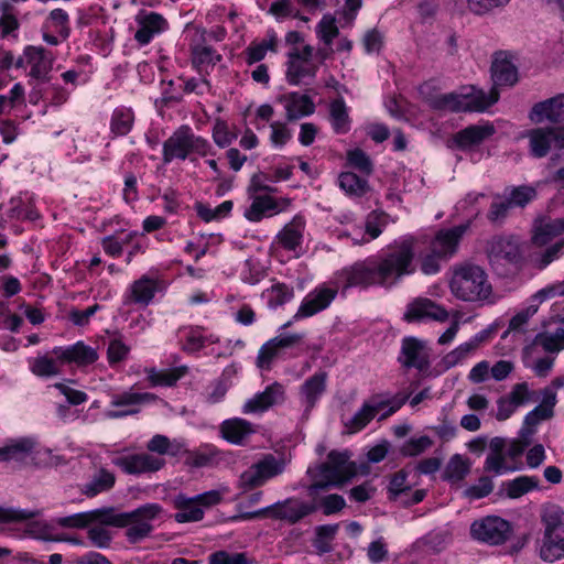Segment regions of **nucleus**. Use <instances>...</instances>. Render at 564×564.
Masks as SVG:
<instances>
[{"label": "nucleus", "mask_w": 564, "mask_h": 564, "mask_svg": "<svg viewBox=\"0 0 564 564\" xmlns=\"http://www.w3.org/2000/svg\"><path fill=\"white\" fill-rule=\"evenodd\" d=\"M339 34L336 25V19L330 14H325L316 25L317 37L327 46L333 44L335 37Z\"/></svg>", "instance_id": "51"}, {"label": "nucleus", "mask_w": 564, "mask_h": 564, "mask_svg": "<svg viewBox=\"0 0 564 564\" xmlns=\"http://www.w3.org/2000/svg\"><path fill=\"white\" fill-rule=\"evenodd\" d=\"M229 492V487L221 485L219 488L205 491L195 496V500L198 502L200 508H209L221 502L225 495Z\"/></svg>", "instance_id": "60"}, {"label": "nucleus", "mask_w": 564, "mask_h": 564, "mask_svg": "<svg viewBox=\"0 0 564 564\" xmlns=\"http://www.w3.org/2000/svg\"><path fill=\"white\" fill-rule=\"evenodd\" d=\"M285 399V389L279 382L269 384L262 392L254 394L248 399L243 406L242 413H263L270 408L281 404Z\"/></svg>", "instance_id": "17"}, {"label": "nucleus", "mask_w": 564, "mask_h": 564, "mask_svg": "<svg viewBox=\"0 0 564 564\" xmlns=\"http://www.w3.org/2000/svg\"><path fill=\"white\" fill-rule=\"evenodd\" d=\"M158 397L150 392L123 391L111 395L110 405L118 408L106 412L108 419H122L138 414L141 406L158 401Z\"/></svg>", "instance_id": "11"}, {"label": "nucleus", "mask_w": 564, "mask_h": 564, "mask_svg": "<svg viewBox=\"0 0 564 564\" xmlns=\"http://www.w3.org/2000/svg\"><path fill=\"white\" fill-rule=\"evenodd\" d=\"M220 458V451L216 447L207 445L198 452L192 454V465L195 467L212 466Z\"/></svg>", "instance_id": "56"}, {"label": "nucleus", "mask_w": 564, "mask_h": 564, "mask_svg": "<svg viewBox=\"0 0 564 564\" xmlns=\"http://www.w3.org/2000/svg\"><path fill=\"white\" fill-rule=\"evenodd\" d=\"M134 122V113L131 108L118 107L112 111L110 119V131L116 137L127 135Z\"/></svg>", "instance_id": "39"}, {"label": "nucleus", "mask_w": 564, "mask_h": 564, "mask_svg": "<svg viewBox=\"0 0 564 564\" xmlns=\"http://www.w3.org/2000/svg\"><path fill=\"white\" fill-rule=\"evenodd\" d=\"M245 553L229 554L226 551H218L209 555V564H250Z\"/></svg>", "instance_id": "64"}, {"label": "nucleus", "mask_w": 564, "mask_h": 564, "mask_svg": "<svg viewBox=\"0 0 564 564\" xmlns=\"http://www.w3.org/2000/svg\"><path fill=\"white\" fill-rule=\"evenodd\" d=\"M530 153L544 158L552 148L560 149L555 128H535L528 132Z\"/></svg>", "instance_id": "24"}, {"label": "nucleus", "mask_w": 564, "mask_h": 564, "mask_svg": "<svg viewBox=\"0 0 564 564\" xmlns=\"http://www.w3.org/2000/svg\"><path fill=\"white\" fill-rule=\"evenodd\" d=\"M449 285L454 296L465 302H485L492 293L487 273L475 264L456 269Z\"/></svg>", "instance_id": "5"}, {"label": "nucleus", "mask_w": 564, "mask_h": 564, "mask_svg": "<svg viewBox=\"0 0 564 564\" xmlns=\"http://www.w3.org/2000/svg\"><path fill=\"white\" fill-rule=\"evenodd\" d=\"M52 355L57 358L61 365L75 364L78 367L93 365L99 357L94 347L82 340L66 347H54Z\"/></svg>", "instance_id": "15"}, {"label": "nucleus", "mask_w": 564, "mask_h": 564, "mask_svg": "<svg viewBox=\"0 0 564 564\" xmlns=\"http://www.w3.org/2000/svg\"><path fill=\"white\" fill-rule=\"evenodd\" d=\"M538 312V304H530L524 310L518 312L509 322L508 329L502 334V338H506L509 333H521L525 332L524 326L529 319Z\"/></svg>", "instance_id": "53"}, {"label": "nucleus", "mask_w": 564, "mask_h": 564, "mask_svg": "<svg viewBox=\"0 0 564 564\" xmlns=\"http://www.w3.org/2000/svg\"><path fill=\"white\" fill-rule=\"evenodd\" d=\"M158 291V281L147 275L134 281L124 294V304L148 306Z\"/></svg>", "instance_id": "25"}, {"label": "nucleus", "mask_w": 564, "mask_h": 564, "mask_svg": "<svg viewBox=\"0 0 564 564\" xmlns=\"http://www.w3.org/2000/svg\"><path fill=\"white\" fill-rule=\"evenodd\" d=\"M279 213L278 204L271 196H256L251 205L245 210V217L250 221H260L263 217Z\"/></svg>", "instance_id": "36"}, {"label": "nucleus", "mask_w": 564, "mask_h": 564, "mask_svg": "<svg viewBox=\"0 0 564 564\" xmlns=\"http://www.w3.org/2000/svg\"><path fill=\"white\" fill-rule=\"evenodd\" d=\"M487 252L491 264L502 262L517 264L521 260L519 245L510 237H494L488 245Z\"/></svg>", "instance_id": "20"}, {"label": "nucleus", "mask_w": 564, "mask_h": 564, "mask_svg": "<svg viewBox=\"0 0 564 564\" xmlns=\"http://www.w3.org/2000/svg\"><path fill=\"white\" fill-rule=\"evenodd\" d=\"M564 231V220L556 219L539 227L532 238L535 246L542 247L547 245L554 237Z\"/></svg>", "instance_id": "49"}, {"label": "nucleus", "mask_w": 564, "mask_h": 564, "mask_svg": "<svg viewBox=\"0 0 564 564\" xmlns=\"http://www.w3.org/2000/svg\"><path fill=\"white\" fill-rule=\"evenodd\" d=\"M314 56V47L304 45L291 48L286 54V80L289 84L297 86L305 77H315L317 66L311 63Z\"/></svg>", "instance_id": "9"}, {"label": "nucleus", "mask_w": 564, "mask_h": 564, "mask_svg": "<svg viewBox=\"0 0 564 564\" xmlns=\"http://www.w3.org/2000/svg\"><path fill=\"white\" fill-rule=\"evenodd\" d=\"M564 253V239L553 243L546 248L539 257L535 258L536 267L542 270L551 262L558 259Z\"/></svg>", "instance_id": "61"}, {"label": "nucleus", "mask_w": 564, "mask_h": 564, "mask_svg": "<svg viewBox=\"0 0 564 564\" xmlns=\"http://www.w3.org/2000/svg\"><path fill=\"white\" fill-rule=\"evenodd\" d=\"M186 372V367L175 368L171 370H148V380L152 386L172 387Z\"/></svg>", "instance_id": "47"}, {"label": "nucleus", "mask_w": 564, "mask_h": 564, "mask_svg": "<svg viewBox=\"0 0 564 564\" xmlns=\"http://www.w3.org/2000/svg\"><path fill=\"white\" fill-rule=\"evenodd\" d=\"M388 225V214L384 212L372 210L366 217L365 232L369 236L368 239L362 238L359 243H366L370 240L377 239L382 230Z\"/></svg>", "instance_id": "46"}, {"label": "nucleus", "mask_w": 564, "mask_h": 564, "mask_svg": "<svg viewBox=\"0 0 564 564\" xmlns=\"http://www.w3.org/2000/svg\"><path fill=\"white\" fill-rule=\"evenodd\" d=\"M502 490L510 499H518L531 490L539 488V479L535 476H519L514 479L503 481Z\"/></svg>", "instance_id": "37"}, {"label": "nucleus", "mask_w": 564, "mask_h": 564, "mask_svg": "<svg viewBox=\"0 0 564 564\" xmlns=\"http://www.w3.org/2000/svg\"><path fill=\"white\" fill-rule=\"evenodd\" d=\"M24 57L31 69L29 76L42 83L50 80L53 67V55L42 46L29 45L24 48Z\"/></svg>", "instance_id": "19"}, {"label": "nucleus", "mask_w": 564, "mask_h": 564, "mask_svg": "<svg viewBox=\"0 0 564 564\" xmlns=\"http://www.w3.org/2000/svg\"><path fill=\"white\" fill-rule=\"evenodd\" d=\"M30 370L33 375L42 378L54 377L61 373L59 361L57 358L39 356L29 361Z\"/></svg>", "instance_id": "45"}, {"label": "nucleus", "mask_w": 564, "mask_h": 564, "mask_svg": "<svg viewBox=\"0 0 564 564\" xmlns=\"http://www.w3.org/2000/svg\"><path fill=\"white\" fill-rule=\"evenodd\" d=\"M339 187L349 196L361 197L369 191L366 178L359 177L352 172H343L338 176Z\"/></svg>", "instance_id": "41"}, {"label": "nucleus", "mask_w": 564, "mask_h": 564, "mask_svg": "<svg viewBox=\"0 0 564 564\" xmlns=\"http://www.w3.org/2000/svg\"><path fill=\"white\" fill-rule=\"evenodd\" d=\"M349 164L357 169L359 172L370 175L372 172V162L367 153L360 149H355L348 152L347 155Z\"/></svg>", "instance_id": "62"}, {"label": "nucleus", "mask_w": 564, "mask_h": 564, "mask_svg": "<svg viewBox=\"0 0 564 564\" xmlns=\"http://www.w3.org/2000/svg\"><path fill=\"white\" fill-rule=\"evenodd\" d=\"M408 323L422 321L445 322L448 318L447 310L426 297H417L406 305L403 315Z\"/></svg>", "instance_id": "14"}, {"label": "nucleus", "mask_w": 564, "mask_h": 564, "mask_svg": "<svg viewBox=\"0 0 564 564\" xmlns=\"http://www.w3.org/2000/svg\"><path fill=\"white\" fill-rule=\"evenodd\" d=\"M270 308H276L294 297V289L285 283H275L263 292Z\"/></svg>", "instance_id": "44"}, {"label": "nucleus", "mask_w": 564, "mask_h": 564, "mask_svg": "<svg viewBox=\"0 0 564 564\" xmlns=\"http://www.w3.org/2000/svg\"><path fill=\"white\" fill-rule=\"evenodd\" d=\"M35 444L32 437L10 438L0 447V460H23L33 452Z\"/></svg>", "instance_id": "33"}, {"label": "nucleus", "mask_w": 564, "mask_h": 564, "mask_svg": "<svg viewBox=\"0 0 564 564\" xmlns=\"http://www.w3.org/2000/svg\"><path fill=\"white\" fill-rule=\"evenodd\" d=\"M529 118L536 123L545 120L550 122L564 121V94L536 102L532 107Z\"/></svg>", "instance_id": "23"}, {"label": "nucleus", "mask_w": 564, "mask_h": 564, "mask_svg": "<svg viewBox=\"0 0 564 564\" xmlns=\"http://www.w3.org/2000/svg\"><path fill=\"white\" fill-rule=\"evenodd\" d=\"M113 463L124 473L138 475L160 470L164 465V459L154 457L150 454H132L117 457Z\"/></svg>", "instance_id": "21"}, {"label": "nucleus", "mask_w": 564, "mask_h": 564, "mask_svg": "<svg viewBox=\"0 0 564 564\" xmlns=\"http://www.w3.org/2000/svg\"><path fill=\"white\" fill-rule=\"evenodd\" d=\"M553 416V410L543 408L542 405L535 406L530 411L523 421V425L520 430V436L522 438H530L535 433V427L544 420Z\"/></svg>", "instance_id": "43"}, {"label": "nucleus", "mask_w": 564, "mask_h": 564, "mask_svg": "<svg viewBox=\"0 0 564 564\" xmlns=\"http://www.w3.org/2000/svg\"><path fill=\"white\" fill-rule=\"evenodd\" d=\"M471 463L459 454L453 455L444 470V478L451 482L462 481L470 471Z\"/></svg>", "instance_id": "42"}, {"label": "nucleus", "mask_w": 564, "mask_h": 564, "mask_svg": "<svg viewBox=\"0 0 564 564\" xmlns=\"http://www.w3.org/2000/svg\"><path fill=\"white\" fill-rule=\"evenodd\" d=\"M185 343L182 349L187 354H195L199 351L206 344H214L218 341V337L210 334L204 335L203 328L198 326H189L185 328Z\"/></svg>", "instance_id": "38"}, {"label": "nucleus", "mask_w": 564, "mask_h": 564, "mask_svg": "<svg viewBox=\"0 0 564 564\" xmlns=\"http://www.w3.org/2000/svg\"><path fill=\"white\" fill-rule=\"evenodd\" d=\"M495 133L490 123L469 126L455 134V142L462 149L480 144Z\"/></svg>", "instance_id": "31"}, {"label": "nucleus", "mask_w": 564, "mask_h": 564, "mask_svg": "<svg viewBox=\"0 0 564 564\" xmlns=\"http://www.w3.org/2000/svg\"><path fill=\"white\" fill-rule=\"evenodd\" d=\"M510 208H513L506 197L497 196L491 203L487 218L492 224H501L508 216Z\"/></svg>", "instance_id": "59"}, {"label": "nucleus", "mask_w": 564, "mask_h": 564, "mask_svg": "<svg viewBox=\"0 0 564 564\" xmlns=\"http://www.w3.org/2000/svg\"><path fill=\"white\" fill-rule=\"evenodd\" d=\"M510 531V523L496 516L476 520L470 525L471 538L490 545L503 543L508 539Z\"/></svg>", "instance_id": "10"}, {"label": "nucleus", "mask_w": 564, "mask_h": 564, "mask_svg": "<svg viewBox=\"0 0 564 564\" xmlns=\"http://www.w3.org/2000/svg\"><path fill=\"white\" fill-rule=\"evenodd\" d=\"M279 100L284 105L286 118L290 121L310 116L315 111L314 101L304 94L290 93L281 96Z\"/></svg>", "instance_id": "26"}, {"label": "nucleus", "mask_w": 564, "mask_h": 564, "mask_svg": "<svg viewBox=\"0 0 564 564\" xmlns=\"http://www.w3.org/2000/svg\"><path fill=\"white\" fill-rule=\"evenodd\" d=\"M279 39L273 29L267 31L265 36L261 41H252L243 51L245 61L248 65L261 62L267 53L278 52Z\"/></svg>", "instance_id": "27"}, {"label": "nucleus", "mask_w": 564, "mask_h": 564, "mask_svg": "<svg viewBox=\"0 0 564 564\" xmlns=\"http://www.w3.org/2000/svg\"><path fill=\"white\" fill-rule=\"evenodd\" d=\"M173 506L178 511L174 514V519L178 523L197 522L204 518V509L200 508L194 497H187L178 494L173 498Z\"/></svg>", "instance_id": "29"}, {"label": "nucleus", "mask_w": 564, "mask_h": 564, "mask_svg": "<svg viewBox=\"0 0 564 564\" xmlns=\"http://www.w3.org/2000/svg\"><path fill=\"white\" fill-rule=\"evenodd\" d=\"M541 522L544 527L540 557L553 563L564 558V510L561 506L549 502L541 509Z\"/></svg>", "instance_id": "4"}, {"label": "nucleus", "mask_w": 564, "mask_h": 564, "mask_svg": "<svg viewBox=\"0 0 564 564\" xmlns=\"http://www.w3.org/2000/svg\"><path fill=\"white\" fill-rule=\"evenodd\" d=\"M355 474L354 464L349 462L347 452L332 451L327 460L319 465L318 477L310 487V492L337 487L349 480Z\"/></svg>", "instance_id": "7"}, {"label": "nucleus", "mask_w": 564, "mask_h": 564, "mask_svg": "<svg viewBox=\"0 0 564 564\" xmlns=\"http://www.w3.org/2000/svg\"><path fill=\"white\" fill-rule=\"evenodd\" d=\"M415 238L404 236L393 241L388 250L375 257L357 261L336 274L335 288L319 286L311 291L302 301L293 318L282 325L285 329L294 321L311 317L327 308L340 290L344 294L350 288L368 289L380 286L392 289L401 280L414 273Z\"/></svg>", "instance_id": "1"}, {"label": "nucleus", "mask_w": 564, "mask_h": 564, "mask_svg": "<svg viewBox=\"0 0 564 564\" xmlns=\"http://www.w3.org/2000/svg\"><path fill=\"white\" fill-rule=\"evenodd\" d=\"M134 21L137 30L133 39L140 46L148 45L155 36L169 29L167 20L154 11L141 10L135 15Z\"/></svg>", "instance_id": "12"}, {"label": "nucleus", "mask_w": 564, "mask_h": 564, "mask_svg": "<svg viewBox=\"0 0 564 564\" xmlns=\"http://www.w3.org/2000/svg\"><path fill=\"white\" fill-rule=\"evenodd\" d=\"M163 508L159 503H145L130 512L115 513L111 509L107 510L105 524L115 527H126V538L132 543H139L147 539L154 529L153 521L156 520Z\"/></svg>", "instance_id": "3"}, {"label": "nucleus", "mask_w": 564, "mask_h": 564, "mask_svg": "<svg viewBox=\"0 0 564 564\" xmlns=\"http://www.w3.org/2000/svg\"><path fill=\"white\" fill-rule=\"evenodd\" d=\"M116 482V477L112 473L101 468L96 473L91 479L85 484L83 492L87 497H95L100 492L110 490Z\"/></svg>", "instance_id": "40"}, {"label": "nucleus", "mask_w": 564, "mask_h": 564, "mask_svg": "<svg viewBox=\"0 0 564 564\" xmlns=\"http://www.w3.org/2000/svg\"><path fill=\"white\" fill-rule=\"evenodd\" d=\"M56 32L66 40L70 34L69 15L63 9H54L50 12L48 19Z\"/></svg>", "instance_id": "58"}, {"label": "nucleus", "mask_w": 564, "mask_h": 564, "mask_svg": "<svg viewBox=\"0 0 564 564\" xmlns=\"http://www.w3.org/2000/svg\"><path fill=\"white\" fill-rule=\"evenodd\" d=\"M398 360L405 368H415L421 371L427 369L430 355L425 343L415 337L403 338Z\"/></svg>", "instance_id": "16"}, {"label": "nucleus", "mask_w": 564, "mask_h": 564, "mask_svg": "<svg viewBox=\"0 0 564 564\" xmlns=\"http://www.w3.org/2000/svg\"><path fill=\"white\" fill-rule=\"evenodd\" d=\"M253 433L252 424L245 419H228L220 424L221 436L235 445H243L246 440Z\"/></svg>", "instance_id": "28"}, {"label": "nucleus", "mask_w": 564, "mask_h": 564, "mask_svg": "<svg viewBox=\"0 0 564 564\" xmlns=\"http://www.w3.org/2000/svg\"><path fill=\"white\" fill-rule=\"evenodd\" d=\"M329 121L337 134H345L350 130L351 120L343 97H338L329 102Z\"/></svg>", "instance_id": "35"}, {"label": "nucleus", "mask_w": 564, "mask_h": 564, "mask_svg": "<svg viewBox=\"0 0 564 564\" xmlns=\"http://www.w3.org/2000/svg\"><path fill=\"white\" fill-rule=\"evenodd\" d=\"M316 510L317 506L315 503L292 497L256 511L242 512L232 517V520H253L268 516L274 520L284 521L288 524L293 525L301 522L304 518L314 513Z\"/></svg>", "instance_id": "6"}, {"label": "nucleus", "mask_w": 564, "mask_h": 564, "mask_svg": "<svg viewBox=\"0 0 564 564\" xmlns=\"http://www.w3.org/2000/svg\"><path fill=\"white\" fill-rule=\"evenodd\" d=\"M284 463L268 454L261 460L252 464L248 469L241 473L238 487L242 492H247L263 486L269 479L282 474Z\"/></svg>", "instance_id": "8"}, {"label": "nucleus", "mask_w": 564, "mask_h": 564, "mask_svg": "<svg viewBox=\"0 0 564 564\" xmlns=\"http://www.w3.org/2000/svg\"><path fill=\"white\" fill-rule=\"evenodd\" d=\"M496 56L491 65V79L494 87L485 93L474 86L464 87L462 93H449L430 96L426 98L431 108L435 110L485 111L499 99L497 87H511L519 80L518 68L506 57Z\"/></svg>", "instance_id": "2"}, {"label": "nucleus", "mask_w": 564, "mask_h": 564, "mask_svg": "<svg viewBox=\"0 0 564 564\" xmlns=\"http://www.w3.org/2000/svg\"><path fill=\"white\" fill-rule=\"evenodd\" d=\"M192 129L188 126L180 127L163 143V161L172 162L174 159L185 160L191 154Z\"/></svg>", "instance_id": "22"}, {"label": "nucleus", "mask_w": 564, "mask_h": 564, "mask_svg": "<svg viewBox=\"0 0 564 564\" xmlns=\"http://www.w3.org/2000/svg\"><path fill=\"white\" fill-rule=\"evenodd\" d=\"M338 530V524H324L316 528V538L314 547L318 553H328L332 551L330 541Z\"/></svg>", "instance_id": "52"}, {"label": "nucleus", "mask_w": 564, "mask_h": 564, "mask_svg": "<svg viewBox=\"0 0 564 564\" xmlns=\"http://www.w3.org/2000/svg\"><path fill=\"white\" fill-rule=\"evenodd\" d=\"M433 442L429 436H420L410 438L401 448L404 456L414 457L432 446Z\"/></svg>", "instance_id": "63"}, {"label": "nucleus", "mask_w": 564, "mask_h": 564, "mask_svg": "<svg viewBox=\"0 0 564 564\" xmlns=\"http://www.w3.org/2000/svg\"><path fill=\"white\" fill-rule=\"evenodd\" d=\"M536 343L547 352H558L564 349V328L536 335Z\"/></svg>", "instance_id": "50"}, {"label": "nucleus", "mask_w": 564, "mask_h": 564, "mask_svg": "<svg viewBox=\"0 0 564 564\" xmlns=\"http://www.w3.org/2000/svg\"><path fill=\"white\" fill-rule=\"evenodd\" d=\"M328 375L326 371H317L304 380L299 388V401L303 406V416L307 417L326 392Z\"/></svg>", "instance_id": "13"}, {"label": "nucleus", "mask_w": 564, "mask_h": 564, "mask_svg": "<svg viewBox=\"0 0 564 564\" xmlns=\"http://www.w3.org/2000/svg\"><path fill=\"white\" fill-rule=\"evenodd\" d=\"M376 416L375 404H371V398L362 403V406L346 423L350 433L361 431Z\"/></svg>", "instance_id": "48"}, {"label": "nucleus", "mask_w": 564, "mask_h": 564, "mask_svg": "<svg viewBox=\"0 0 564 564\" xmlns=\"http://www.w3.org/2000/svg\"><path fill=\"white\" fill-rule=\"evenodd\" d=\"M105 518H107L106 509H96L87 512H79L66 517H57L52 520L55 525L61 528L70 529H83L88 527L90 523L99 522L105 524Z\"/></svg>", "instance_id": "30"}, {"label": "nucleus", "mask_w": 564, "mask_h": 564, "mask_svg": "<svg viewBox=\"0 0 564 564\" xmlns=\"http://www.w3.org/2000/svg\"><path fill=\"white\" fill-rule=\"evenodd\" d=\"M536 195V192L531 186L513 187L508 195H505L507 200L512 207H524Z\"/></svg>", "instance_id": "54"}, {"label": "nucleus", "mask_w": 564, "mask_h": 564, "mask_svg": "<svg viewBox=\"0 0 564 564\" xmlns=\"http://www.w3.org/2000/svg\"><path fill=\"white\" fill-rule=\"evenodd\" d=\"M304 229V217L295 216L278 235L279 242L284 249L295 251L302 245Z\"/></svg>", "instance_id": "32"}, {"label": "nucleus", "mask_w": 564, "mask_h": 564, "mask_svg": "<svg viewBox=\"0 0 564 564\" xmlns=\"http://www.w3.org/2000/svg\"><path fill=\"white\" fill-rule=\"evenodd\" d=\"M470 227V221L440 230L431 242V248L436 254L445 259L453 257L458 248L459 241Z\"/></svg>", "instance_id": "18"}, {"label": "nucleus", "mask_w": 564, "mask_h": 564, "mask_svg": "<svg viewBox=\"0 0 564 564\" xmlns=\"http://www.w3.org/2000/svg\"><path fill=\"white\" fill-rule=\"evenodd\" d=\"M221 59V55L218 54L212 46L198 45L193 50V63L196 66L203 65H216Z\"/></svg>", "instance_id": "57"}, {"label": "nucleus", "mask_w": 564, "mask_h": 564, "mask_svg": "<svg viewBox=\"0 0 564 564\" xmlns=\"http://www.w3.org/2000/svg\"><path fill=\"white\" fill-rule=\"evenodd\" d=\"M410 395L406 392H399L393 395L388 392L377 393L371 397V404H375L376 414L387 409L379 417V420H384L405 404Z\"/></svg>", "instance_id": "34"}, {"label": "nucleus", "mask_w": 564, "mask_h": 564, "mask_svg": "<svg viewBox=\"0 0 564 564\" xmlns=\"http://www.w3.org/2000/svg\"><path fill=\"white\" fill-rule=\"evenodd\" d=\"M484 470L499 476L514 471L516 468L506 464L505 454H488L484 463Z\"/></svg>", "instance_id": "55"}]
</instances>
